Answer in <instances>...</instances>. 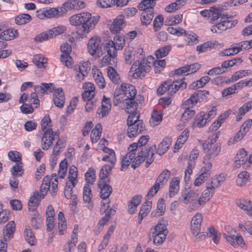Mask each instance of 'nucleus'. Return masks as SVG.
I'll use <instances>...</instances> for the list:
<instances>
[{
  "mask_svg": "<svg viewBox=\"0 0 252 252\" xmlns=\"http://www.w3.org/2000/svg\"><path fill=\"white\" fill-rule=\"evenodd\" d=\"M77 176L78 170L77 167L74 165L71 166L69 170L68 181L67 182L71 183L72 187H75L78 182Z\"/></svg>",
  "mask_w": 252,
  "mask_h": 252,
  "instance_id": "nucleus-29",
  "label": "nucleus"
},
{
  "mask_svg": "<svg viewBox=\"0 0 252 252\" xmlns=\"http://www.w3.org/2000/svg\"><path fill=\"white\" fill-rule=\"evenodd\" d=\"M125 26L124 18L121 16L115 18L110 27V30L113 33L117 32L123 29Z\"/></svg>",
  "mask_w": 252,
  "mask_h": 252,
  "instance_id": "nucleus-23",
  "label": "nucleus"
},
{
  "mask_svg": "<svg viewBox=\"0 0 252 252\" xmlns=\"http://www.w3.org/2000/svg\"><path fill=\"white\" fill-rule=\"evenodd\" d=\"M203 163L205 165L201 168V172L210 177L211 174V169L212 167V162L209 160L206 161L203 158Z\"/></svg>",
  "mask_w": 252,
  "mask_h": 252,
  "instance_id": "nucleus-63",
  "label": "nucleus"
},
{
  "mask_svg": "<svg viewBox=\"0 0 252 252\" xmlns=\"http://www.w3.org/2000/svg\"><path fill=\"white\" fill-rule=\"evenodd\" d=\"M100 43V38L97 36L92 37L89 40L88 43V51L89 53L94 55L99 50V47Z\"/></svg>",
  "mask_w": 252,
  "mask_h": 252,
  "instance_id": "nucleus-18",
  "label": "nucleus"
},
{
  "mask_svg": "<svg viewBox=\"0 0 252 252\" xmlns=\"http://www.w3.org/2000/svg\"><path fill=\"white\" fill-rule=\"evenodd\" d=\"M101 134V125L100 124L96 125L95 127L93 129L91 138L93 143H96L100 138Z\"/></svg>",
  "mask_w": 252,
  "mask_h": 252,
  "instance_id": "nucleus-40",
  "label": "nucleus"
},
{
  "mask_svg": "<svg viewBox=\"0 0 252 252\" xmlns=\"http://www.w3.org/2000/svg\"><path fill=\"white\" fill-rule=\"evenodd\" d=\"M15 230V224L13 221H9L3 229V234L5 241L9 240L13 236Z\"/></svg>",
  "mask_w": 252,
  "mask_h": 252,
  "instance_id": "nucleus-22",
  "label": "nucleus"
},
{
  "mask_svg": "<svg viewBox=\"0 0 252 252\" xmlns=\"http://www.w3.org/2000/svg\"><path fill=\"white\" fill-rule=\"evenodd\" d=\"M182 15H176L169 16L166 19L165 22L168 26H172L180 23L182 21Z\"/></svg>",
  "mask_w": 252,
  "mask_h": 252,
  "instance_id": "nucleus-54",
  "label": "nucleus"
},
{
  "mask_svg": "<svg viewBox=\"0 0 252 252\" xmlns=\"http://www.w3.org/2000/svg\"><path fill=\"white\" fill-rule=\"evenodd\" d=\"M239 52L242 51L247 50L251 49L252 47V42L250 41H243L239 43H235Z\"/></svg>",
  "mask_w": 252,
  "mask_h": 252,
  "instance_id": "nucleus-62",
  "label": "nucleus"
},
{
  "mask_svg": "<svg viewBox=\"0 0 252 252\" xmlns=\"http://www.w3.org/2000/svg\"><path fill=\"white\" fill-rule=\"evenodd\" d=\"M199 195V191L196 189H186L182 192V197L179 198V201L185 204H188L191 201L194 200Z\"/></svg>",
  "mask_w": 252,
  "mask_h": 252,
  "instance_id": "nucleus-13",
  "label": "nucleus"
},
{
  "mask_svg": "<svg viewBox=\"0 0 252 252\" xmlns=\"http://www.w3.org/2000/svg\"><path fill=\"white\" fill-rule=\"evenodd\" d=\"M152 207V201H147L141 206L138 217V223L140 224L142 220L146 217Z\"/></svg>",
  "mask_w": 252,
  "mask_h": 252,
  "instance_id": "nucleus-24",
  "label": "nucleus"
},
{
  "mask_svg": "<svg viewBox=\"0 0 252 252\" xmlns=\"http://www.w3.org/2000/svg\"><path fill=\"white\" fill-rule=\"evenodd\" d=\"M154 16V9L143 11L141 14V21L143 25H148L152 22Z\"/></svg>",
  "mask_w": 252,
  "mask_h": 252,
  "instance_id": "nucleus-30",
  "label": "nucleus"
},
{
  "mask_svg": "<svg viewBox=\"0 0 252 252\" xmlns=\"http://www.w3.org/2000/svg\"><path fill=\"white\" fill-rule=\"evenodd\" d=\"M137 91L135 87L131 84L123 83L120 87L117 88L114 94L113 103L115 105L120 104L124 98L135 97Z\"/></svg>",
  "mask_w": 252,
  "mask_h": 252,
  "instance_id": "nucleus-5",
  "label": "nucleus"
},
{
  "mask_svg": "<svg viewBox=\"0 0 252 252\" xmlns=\"http://www.w3.org/2000/svg\"><path fill=\"white\" fill-rule=\"evenodd\" d=\"M225 181V178L221 175H216L211 178L206 183L207 188H211L215 189L220 186Z\"/></svg>",
  "mask_w": 252,
  "mask_h": 252,
  "instance_id": "nucleus-20",
  "label": "nucleus"
},
{
  "mask_svg": "<svg viewBox=\"0 0 252 252\" xmlns=\"http://www.w3.org/2000/svg\"><path fill=\"white\" fill-rule=\"evenodd\" d=\"M250 178V174L246 171L241 172L237 176L236 184L238 186H243L248 183Z\"/></svg>",
  "mask_w": 252,
  "mask_h": 252,
  "instance_id": "nucleus-36",
  "label": "nucleus"
},
{
  "mask_svg": "<svg viewBox=\"0 0 252 252\" xmlns=\"http://www.w3.org/2000/svg\"><path fill=\"white\" fill-rule=\"evenodd\" d=\"M166 206L165 200L160 198L158 200L157 203V209L152 212V216L153 217L160 216L162 215L165 212Z\"/></svg>",
  "mask_w": 252,
  "mask_h": 252,
  "instance_id": "nucleus-32",
  "label": "nucleus"
},
{
  "mask_svg": "<svg viewBox=\"0 0 252 252\" xmlns=\"http://www.w3.org/2000/svg\"><path fill=\"white\" fill-rule=\"evenodd\" d=\"M134 155L133 157H130L129 154H130V151H128V153L123 158L122 161V166H121V170H124V169L127 168L128 166L132 163L136 157L135 156L136 153L135 152L134 153Z\"/></svg>",
  "mask_w": 252,
  "mask_h": 252,
  "instance_id": "nucleus-46",
  "label": "nucleus"
},
{
  "mask_svg": "<svg viewBox=\"0 0 252 252\" xmlns=\"http://www.w3.org/2000/svg\"><path fill=\"white\" fill-rule=\"evenodd\" d=\"M171 47L170 45H167L157 50L156 52L155 55L157 58H161L167 55L170 50Z\"/></svg>",
  "mask_w": 252,
  "mask_h": 252,
  "instance_id": "nucleus-58",
  "label": "nucleus"
},
{
  "mask_svg": "<svg viewBox=\"0 0 252 252\" xmlns=\"http://www.w3.org/2000/svg\"><path fill=\"white\" fill-rule=\"evenodd\" d=\"M15 33L18 34L16 31L12 29H7L3 31L0 34V39L3 40H10L16 36Z\"/></svg>",
  "mask_w": 252,
  "mask_h": 252,
  "instance_id": "nucleus-43",
  "label": "nucleus"
},
{
  "mask_svg": "<svg viewBox=\"0 0 252 252\" xmlns=\"http://www.w3.org/2000/svg\"><path fill=\"white\" fill-rule=\"evenodd\" d=\"M99 16H92L89 12H83L72 15L69 19L71 25L82 26V31L85 33H88L93 30L99 21Z\"/></svg>",
  "mask_w": 252,
  "mask_h": 252,
  "instance_id": "nucleus-1",
  "label": "nucleus"
},
{
  "mask_svg": "<svg viewBox=\"0 0 252 252\" xmlns=\"http://www.w3.org/2000/svg\"><path fill=\"white\" fill-rule=\"evenodd\" d=\"M212 12L211 13L210 18L209 19L210 23H213L217 21L219 18L221 19L222 14L220 12V10L214 6L211 7Z\"/></svg>",
  "mask_w": 252,
  "mask_h": 252,
  "instance_id": "nucleus-59",
  "label": "nucleus"
},
{
  "mask_svg": "<svg viewBox=\"0 0 252 252\" xmlns=\"http://www.w3.org/2000/svg\"><path fill=\"white\" fill-rule=\"evenodd\" d=\"M32 19L31 16L28 14L22 13L17 16L15 18V23L21 25L26 24Z\"/></svg>",
  "mask_w": 252,
  "mask_h": 252,
  "instance_id": "nucleus-45",
  "label": "nucleus"
},
{
  "mask_svg": "<svg viewBox=\"0 0 252 252\" xmlns=\"http://www.w3.org/2000/svg\"><path fill=\"white\" fill-rule=\"evenodd\" d=\"M58 220L59 233L62 235L66 228L65 219L63 213L62 212H60L58 214Z\"/></svg>",
  "mask_w": 252,
  "mask_h": 252,
  "instance_id": "nucleus-50",
  "label": "nucleus"
},
{
  "mask_svg": "<svg viewBox=\"0 0 252 252\" xmlns=\"http://www.w3.org/2000/svg\"><path fill=\"white\" fill-rule=\"evenodd\" d=\"M72 187L71 183L66 182L64 190V196L67 199L75 200L77 196L75 194H72Z\"/></svg>",
  "mask_w": 252,
  "mask_h": 252,
  "instance_id": "nucleus-55",
  "label": "nucleus"
},
{
  "mask_svg": "<svg viewBox=\"0 0 252 252\" xmlns=\"http://www.w3.org/2000/svg\"><path fill=\"white\" fill-rule=\"evenodd\" d=\"M106 48L107 50V54L111 57L112 62L115 63L116 57L117 55V47L115 46L112 40H109L107 43Z\"/></svg>",
  "mask_w": 252,
  "mask_h": 252,
  "instance_id": "nucleus-35",
  "label": "nucleus"
},
{
  "mask_svg": "<svg viewBox=\"0 0 252 252\" xmlns=\"http://www.w3.org/2000/svg\"><path fill=\"white\" fill-rule=\"evenodd\" d=\"M93 77L95 83L100 88L103 89L105 87V81L104 78L99 70L97 69L94 73Z\"/></svg>",
  "mask_w": 252,
  "mask_h": 252,
  "instance_id": "nucleus-41",
  "label": "nucleus"
},
{
  "mask_svg": "<svg viewBox=\"0 0 252 252\" xmlns=\"http://www.w3.org/2000/svg\"><path fill=\"white\" fill-rule=\"evenodd\" d=\"M180 181L178 178L173 179L170 184L169 196L170 198L174 196L179 190Z\"/></svg>",
  "mask_w": 252,
  "mask_h": 252,
  "instance_id": "nucleus-31",
  "label": "nucleus"
},
{
  "mask_svg": "<svg viewBox=\"0 0 252 252\" xmlns=\"http://www.w3.org/2000/svg\"><path fill=\"white\" fill-rule=\"evenodd\" d=\"M129 114L130 115L128 116L127 119V125H131L135 123L137 124L138 121H142V120H139L140 115L139 113L137 110L133 112L130 113Z\"/></svg>",
  "mask_w": 252,
  "mask_h": 252,
  "instance_id": "nucleus-56",
  "label": "nucleus"
},
{
  "mask_svg": "<svg viewBox=\"0 0 252 252\" xmlns=\"http://www.w3.org/2000/svg\"><path fill=\"white\" fill-rule=\"evenodd\" d=\"M153 63L152 66H154L156 73L159 72L165 66V60H155L153 57Z\"/></svg>",
  "mask_w": 252,
  "mask_h": 252,
  "instance_id": "nucleus-61",
  "label": "nucleus"
},
{
  "mask_svg": "<svg viewBox=\"0 0 252 252\" xmlns=\"http://www.w3.org/2000/svg\"><path fill=\"white\" fill-rule=\"evenodd\" d=\"M106 182L99 181L98 187L100 189V197L102 199H107L112 191V187L109 185V179H106Z\"/></svg>",
  "mask_w": 252,
  "mask_h": 252,
  "instance_id": "nucleus-15",
  "label": "nucleus"
},
{
  "mask_svg": "<svg viewBox=\"0 0 252 252\" xmlns=\"http://www.w3.org/2000/svg\"><path fill=\"white\" fill-rule=\"evenodd\" d=\"M25 238L26 241L31 246L36 243V239L30 227H26L25 230Z\"/></svg>",
  "mask_w": 252,
  "mask_h": 252,
  "instance_id": "nucleus-42",
  "label": "nucleus"
},
{
  "mask_svg": "<svg viewBox=\"0 0 252 252\" xmlns=\"http://www.w3.org/2000/svg\"><path fill=\"white\" fill-rule=\"evenodd\" d=\"M51 122V119L48 115H46L41 121V129L44 134L41 141L42 148L47 150L53 143V140L59 136L58 132L53 131L51 128H47L48 124Z\"/></svg>",
  "mask_w": 252,
  "mask_h": 252,
  "instance_id": "nucleus-4",
  "label": "nucleus"
},
{
  "mask_svg": "<svg viewBox=\"0 0 252 252\" xmlns=\"http://www.w3.org/2000/svg\"><path fill=\"white\" fill-rule=\"evenodd\" d=\"M149 139L148 135H143L139 139L137 143H133L130 144L128 148V151H130V154L129 156L132 157L134 156V152L137 153V151L139 148L145 145Z\"/></svg>",
  "mask_w": 252,
  "mask_h": 252,
  "instance_id": "nucleus-16",
  "label": "nucleus"
},
{
  "mask_svg": "<svg viewBox=\"0 0 252 252\" xmlns=\"http://www.w3.org/2000/svg\"><path fill=\"white\" fill-rule=\"evenodd\" d=\"M92 196L90 185L89 184H85L83 188V198L84 202L88 203V208L90 210H91L93 207V204H90Z\"/></svg>",
  "mask_w": 252,
  "mask_h": 252,
  "instance_id": "nucleus-26",
  "label": "nucleus"
},
{
  "mask_svg": "<svg viewBox=\"0 0 252 252\" xmlns=\"http://www.w3.org/2000/svg\"><path fill=\"white\" fill-rule=\"evenodd\" d=\"M187 1V0H176L175 2L167 5L165 10L167 12H173L184 5Z\"/></svg>",
  "mask_w": 252,
  "mask_h": 252,
  "instance_id": "nucleus-34",
  "label": "nucleus"
},
{
  "mask_svg": "<svg viewBox=\"0 0 252 252\" xmlns=\"http://www.w3.org/2000/svg\"><path fill=\"white\" fill-rule=\"evenodd\" d=\"M209 94V92L206 90H198L194 92L192 95L194 96L196 102H201L207 97Z\"/></svg>",
  "mask_w": 252,
  "mask_h": 252,
  "instance_id": "nucleus-47",
  "label": "nucleus"
},
{
  "mask_svg": "<svg viewBox=\"0 0 252 252\" xmlns=\"http://www.w3.org/2000/svg\"><path fill=\"white\" fill-rule=\"evenodd\" d=\"M62 54L61 55V61L68 67L71 65V58L69 54L71 51V46L67 42L62 44L60 47Z\"/></svg>",
  "mask_w": 252,
  "mask_h": 252,
  "instance_id": "nucleus-12",
  "label": "nucleus"
},
{
  "mask_svg": "<svg viewBox=\"0 0 252 252\" xmlns=\"http://www.w3.org/2000/svg\"><path fill=\"white\" fill-rule=\"evenodd\" d=\"M53 101L55 105L59 108H62L64 104L65 97L61 88L55 90L53 94Z\"/></svg>",
  "mask_w": 252,
  "mask_h": 252,
  "instance_id": "nucleus-19",
  "label": "nucleus"
},
{
  "mask_svg": "<svg viewBox=\"0 0 252 252\" xmlns=\"http://www.w3.org/2000/svg\"><path fill=\"white\" fill-rule=\"evenodd\" d=\"M171 143V138L165 137L158 145L157 153L160 156L163 155L168 150Z\"/></svg>",
  "mask_w": 252,
  "mask_h": 252,
  "instance_id": "nucleus-27",
  "label": "nucleus"
},
{
  "mask_svg": "<svg viewBox=\"0 0 252 252\" xmlns=\"http://www.w3.org/2000/svg\"><path fill=\"white\" fill-rule=\"evenodd\" d=\"M238 23L237 20L233 21L220 20V22L211 28V31L214 33H220L221 32L230 29Z\"/></svg>",
  "mask_w": 252,
  "mask_h": 252,
  "instance_id": "nucleus-11",
  "label": "nucleus"
},
{
  "mask_svg": "<svg viewBox=\"0 0 252 252\" xmlns=\"http://www.w3.org/2000/svg\"><path fill=\"white\" fill-rule=\"evenodd\" d=\"M128 126L127 135L131 138L136 136L143 131L142 121H138L137 124L135 123Z\"/></svg>",
  "mask_w": 252,
  "mask_h": 252,
  "instance_id": "nucleus-21",
  "label": "nucleus"
},
{
  "mask_svg": "<svg viewBox=\"0 0 252 252\" xmlns=\"http://www.w3.org/2000/svg\"><path fill=\"white\" fill-rule=\"evenodd\" d=\"M87 184L92 185L95 180V171L93 168H90L87 172L85 174Z\"/></svg>",
  "mask_w": 252,
  "mask_h": 252,
  "instance_id": "nucleus-52",
  "label": "nucleus"
},
{
  "mask_svg": "<svg viewBox=\"0 0 252 252\" xmlns=\"http://www.w3.org/2000/svg\"><path fill=\"white\" fill-rule=\"evenodd\" d=\"M202 221V216L200 213H197L193 216L191 221L190 229L191 233L196 236L200 232L201 223Z\"/></svg>",
  "mask_w": 252,
  "mask_h": 252,
  "instance_id": "nucleus-17",
  "label": "nucleus"
},
{
  "mask_svg": "<svg viewBox=\"0 0 252 252\" xmlns=\"http://www.w3.org/2000/svg\"><path fill=\"white\" fill-rule=\"evenodd\" d=\"M24 169L20 163H16L10 169L13 177L17 178L21 176L24 173Z\"/></svg>",
  "mask_w": 252,
  "mask_h": 252,
  "instance_id": "nucleus-49",
  "label": "nucleus"
},
{
  "mask_svg": "<svg viewBox=\"0 0 252 252\" xmlns=\"http://www.w3.org/2000/svg\"><path fill=\"white\" fill-rule=\"evenodd\" d=\"M32 62L36 66L40 68L44 66L47 63V59L41 55H36L34 56Z\"/></svg>",
  "mask_w": 252,
  "mask_h": 252,
  "instance_id": "nucleus-57",
  "label": "nucleus"
},
{
  "mask_svg": "<svg viewBox=\"0 0 252 252\" xmlns=\"http://www.w3.org/2000/svg\"><path fill=\"white\" fill-rule=\"evenodd\" d=\"M107 76L114 83H117L120 79V76L117 72L111 66L107 68Z\"/></svg>",
  "mask_w": 252,
  "mask_h": 252,
  "instance_id": "nucleus-48",
  "label": "nucleus"
},
{
  "mask_svg": "<svg viewBox=\"0 0 252 252\" xmlns=\"http://www.w3.org/2000/svg\"><path fill=\"white\" fill-rule=\"evenodd\" d=\"M83 87L84 90L82 94L83 99L84 101L91 100L95 94L94 84L91 82L85 83Z\"/></svg>",
  "mask_w": 252,
  "mask_h": 252,
  "instance_id": "nucleus-14",
  "label": "nucleus"
},
{
  "mask_svg": "<svg viewBox=\"0 0 252 252\" xmlns=\"http://www.w3.org/2000/svg\"><path fill=\"white\" fill-rule=\"evenodd\" d=\"M239 53L236 44L233 45L231 47L226 49L220 52V55L221 56H229L236 55Z\"/></svg>",
  "mask_w": 252,
  "mask_h": 252,
  "instance_id": "nucleus-53",
  "label": "nucleus"
},
{
  "mask_svg": "<svg viewBox=\"0 0 252 252\" xmlns=\"http://www.w3.org/2000/svg\"><path fill=\"white\" fill-rule=\"evenodd\" d=\"M148 148L145 147L142 148L139 152L137 156L134 159L131 167L135 169L136 167L144 160H146L145 165L148 167L154 161L153 156L154 155V151L156 148V145Z\"/></svg>",
  "mask_w": 252,
  "mask_h": 252,
  "instance_id": "nucleus-7",
  "label": "nucleus"
},
{
  "mask_svg": "<svg viewBox=\"0 0 252 252\" xmlns=\"http://www.w3.org/2000/svg\"><path fill=\"white\" fill-rule=\"evenodd\" d=\"M170 176V172L167 169H164L158 176L154 185L150 188L147 193V197H152L155 195L159 189L162 188L167 182Z\"/></svg>",
  "mask_w": 252,
  "mask_h": 252,
  "instance_id": "nucleus-8",
  "label": "nucleus"
},
{
  "mask_svg": "<svg viewBox=\"0 0 252 252\" xmlns=\"http://www.w3.org/2000/svg\"><path fill=\"white\" fill-rule=\"evenodd\" d=\"M39 193L34 192L33 195L30 197L28 202L29 209L31 211H33L37 207L40 201Z\"/></svg>",
  "mask_w": 252,
  "mask_h": 252,
  "instance_id": "nucleus-38",
  "label": "nucleus"
},
{
  "mask_svg": "<svg viewBox=\"0 0 252 252\" xmlns=\"http://www.w3.org/2000/svg\"><path fill=\"white\" fill-rule=\"evenodd\" d=\"M167 225L168 221L166 220L159 219L158 223L150 229V238L153 239V243L155 245H159L165 241L168 233Z\"/></svg>",
  "mask_w": 252,
  "mask_h": 252,
  "instance_id": "nucleus-2",
  "label": "nucleus"
},
{
  "mask_svg": "<svg viewBox=\"0 0 252 252\" xmlns=\"http://www.w3.org/2000/svg\"><path fill=\"white\" fill-rule=\"evenodd\" d=\"M64 6L69 10H79L86 6L85 2L80 0H69L64 2Z\"/></svg>",
  "mask_w": 252,
  "mask_h": 252,
  "instance_id": "nucleus-25",
  "label": "nucleus"
},
{
  "mask_svg": "<svg viewBox=\"0 0 252 252\" xmlns=\"http://www.w3.org/2000/svg\"><path fill=\"white\" fill-rule=\"evenodd\" d=\"M67 170V162L66 159L62 160L59 165V170L58 171L59 177L60 178H64L66 175Z\"/></svg>",
  "mask_w": 252,
  "mask_h": 252,
  "instance_id": "nucleus-60",
  "label": "nucleus"
},
{
  "mask_svg": "<svg viewBox=\"0 0 252 252\" xmlns=\"http://www.w3.org/2000/svg\"><path fill=\"white\" fill-rule=\"evenodd\" d=\"M144 101L143 96L138 95L137 96L128 98H125L120 103H122L125 111L127 113L133 112L137 110L139 104Z\"/></svg>",
  "mask_w": 252,
  "mask_h": 252,
  "instance_id": "nucleus-9",
  "label": "nucleus"
},
{
  "mask_svg": "<svg viewBox=\"0 0 252 252\" xmlns=\"http://www.w3.org/2000/svg\"><path fill=\"white\" fill-rule=\"evenodd\" d=\"M209 122L208 119L205 115V113L203 111L197 114L195 118V124L196 126L201 128L204 126L206 124Z\"/></svg>",
  "mask_w": 252,
  "mask_h": 252,
  "instance_id": "nucleus-39",
  "label": "nucleus"
},
{
  "mask_svg": "<svg viewBox=\"0 0 252 252\" xmlns=\"http://www.w3.org/2000/svg\"><path fill=\"white\" fill-rule=\"evenodd\" d=\"M135 51H133L131 47L126 48L124 52V58L126 63L127 64H130L135 59Z\"/></svg>",
  "mask_w": 252,
  "mask_h": 252,
  "instance_id": "nucleus-51",
  "label": "nucleus"
},
{
  "mask_svg": "<svg viewBox=\"0 0 252 252\" xmlns=\"http://www.w3.org/2000/svg\"><path fill=\"white\" fill-rule=\"evenodd\" d=\"M189 136V130L187 129H185L179 136L177 142L174 146V149L176 150L180 149L183 145L187 140Z\"/></svg>",
  "mask_w": 252,
  "mask_h": 252,
  "instance_id": "nucleus-33",
  "label": "nucleus"
},
{
  "mask_svg": "<svg viewBox=\"0 0 252 252\" xmlns=\"http://www.w3.org/2000/svg\"><path fill=\"white\" fill-rule=\"evenodd\" d=\"M236 204L241 209L246 211L248 214L252 216V202L246 199H239Z\"/></svg>",
  "mask_w": 252,
  "mask_h": 252,
  "instance_id": "nucleus-28",
  "label": "nucleus"
},
{
  "mask_svg": "<svg viewBox=\"0 0 252 252\" xmlns=\"http://www.w3.org/2000/svg\"><path fill=\"white\" fill-rule=\"evenodd\" d=\"M195 162L194 161L191 160L189 161L188 165L185 171V180L186 181H189L190 178V175L191 174L192 172V169L194 167Z\"/></svg>",
  "mask_w": 252,
  "mask_h": 252,
  "instance_id": "nucleus-64",
  "label": "nucleus"
},
{
  "mask_svg": "<svg viewBox=\"0 0 252 252\" xmlns=\"http://www.w3.org/2000/svg\"><path fill=\"white\" fill-rule=\"evenodd\" d=\"M153 62V57L151 56L141 61L137 60L132 65L130 73L134 78L144 77L151 70Z\"/></svg>",
  "mask_w": 252,
  "mask_h": 252,
  "instance_id": "nucleus-3",
  "label": "nucleus"
},
{
  "mask_svg": "<svg viewBox=\"0 0 252 252\" xmlns=\"http://www.w3.org/2000/svg\"><path fill=\"white\" fill-rule=\"evenodd\" d=\"M156 3L151 2L150 0H143L138 5V8L143 11L150 10V9H154Z\"/></svg>",
  "mask_w": 252,
  "mask_h": 252,
  "instance_id": "nucleus-44",
  "label": "nucleus"
},
{
  "mask_svg": "<svg viewBox=\"0 0 252 252\" xmlns=\"http://www.w3.org/2000/svg\"><path fill=\"white\" fill-rule=\"evenodd\" d=\"M203 149L206 153L204 159L207 161H213L215 158L220 153L221 150L220 145L211 143L210 141H205L202 145Z\"/></svg>",
  "mask_w": 252,
  "mask_h": 252,
  "instance_id": "nucleus-10",
  "label": "nucleus"
},
{
  "mask_svg": "<svg viewBox=\"0 0 252 252\" xmlns=\"http://www.w3.org/2000/svg\"><path fill=\"white\" fill-rule=\"evenodd\" d=\"M58 139L56 144L54 146L53 154L54 155H59L62 151H63L64 148L66 145V141L65 140L61 138H56Z\"/></svg>",
  "mask_w": 252,
  "mask_h": 252,
  "instance_id": "nucleus-37",
  "label": "nucleus"
},
{
  "mask_svg": "<svg viewBox=\"0 0 252 252\" xmlns=\"http://www.w3.org/2000/svg\"><path fill=\"white\" fill-rule=\"evenodd\" d=\"M185 78L180 80L172 81L167 80L160 85L157 89V93L162 95L166 92L170 95L175 94L180 88L185 89L187 87V84L183 81Z\"/></svg>",
  "mask_w": 252,
  "mask_h": 252,
  "instance_id": "nucleus-6",
  "label": "nucleus"
}]
</instances>
